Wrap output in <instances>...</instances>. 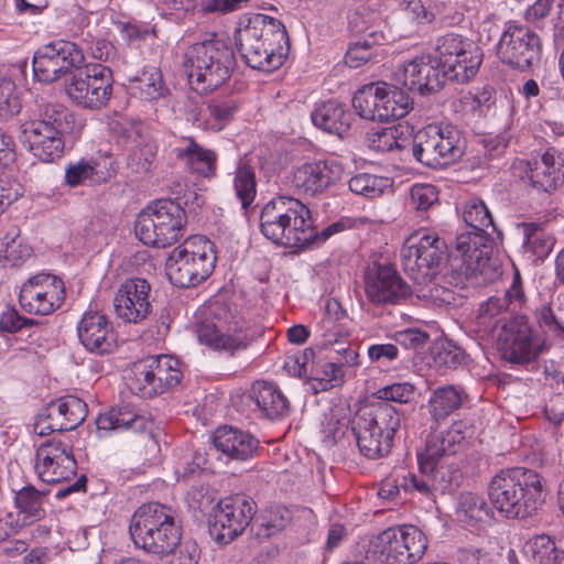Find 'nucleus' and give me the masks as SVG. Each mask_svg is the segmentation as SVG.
<instances>
[{
    "instance_id": "f257e3e1",
    "label": "nucleus",
    "mask_w": 564,
    "mask_h": 564,
    "mask_svg": "<svg viewBox=\"0 0 564 564\" xmlns=\"http://www.w3.org/2000/svg\"><path fill=\"white\" fill-rule=\"evenodd\" d=\"M463 218L470 231L456 237V257L462 260L460 270L477 283L492 281L501 274L500 265L492 259V240L486 231L488 227L496 231L492 216L486 204L478 198L466 202Z\"/></svg>"
},
{
    "instance_id": "f03ea898",
    "label": "nucleus",
    "mask_w": 564,
    "mask_h": 564,
    "mask_svg": "<svg viewBox=\"0 0 564 564\" xmlns=\"http://www.w3.org/2000/svg\"><path fill=\"white\" fill-rule=\"evenodd\" d=\"M236 41L246 64L264 72L279 68L290 47L284 24L265 14H256L248 24L240 28Z\"/></svg>"
},
{
    "instance_id": "7ed1b4c3",
    "label": "nucleus",
    "mask_w": 564,
    "mask_h": 564,
    "mask_svg": "<svg viewBox=\"0 0 564 564\" xmlns=\"http://www.w3.org/2000/svg\"><path fill=\"white\" fill-rule=\"evenodd\" d=\"M488 496L494 508L506 518L532 517L544 502L542 478L523 467L505 469L490 480Z\"/></svg>"
},
{
    "instance_id": "20e7f679",
    "label": "nucleus",
    "mask_w": 564,
    "mask_h": 564,
    "mask_svg": "<svg viewBox=\"0 0 564 564\" xmlns=\"http://www.w3.org/2000/svg\"><path fill=\"white\" fill-rule=\"evenodd\" d=\"M260 230L273 243L289 248H305L317 237L308 207L289 196H278L263 206Z\"/></svg>"
},
{
    "instance_id": "39448f33",
    "label": "nucleus",
    "mask_w": 564,
    "mask_h": 564,
    "mask_svg": "<svg viewBox=\"0 0 564 564\" xmlns=\"http://www.w3.org/2000/svg\"><path fill=\"white\" fill-rule=\"evenodd\" d=\"M237 66L232 46L216 34L191 45L184 59L189 85L199 94L224 85Z\"/></svg>"
},
{
    "instance_id": "423d86ee",
    "label": "nucleus",
    "mask_w": 564,
    "mask_h": 564,
    "mask_svg": "<svg viewBox=\"0 0 564 564\" xmlns=\"http://www.w3.org/2000/svg\"><path fill=\"white\" fill-rule=\"evenodd\" d=\"M350 423L360 454L378 459L390 453L401 426V413L390 403L378 402L360 408Z\"/></svg>"
},
{
    "instance_id": "0eeeda50",
    "label": "nucleus",
    "mask_w": 564,
    "mask_h": 564,
    "mask_svg": "<svg viewBox=\"0 0 564 564\" xmlns=\"http://www.w3.org/2000/svg\"><path fill=\"white\" fill-rule=\"evenodd\" d=\"M72 112L61 104L40 106L36 118L24 121L20 129L23 142L43 162H53L64 152V134L73 128Z\"/></svg>"
},
{
    "instance_id": "6e6552de",
    "label": "nucleus",
    "mask_w": 564,
    "mask_h": 564,
    "mask_svg": "<svg viewBox=\"0 0 564 564\" xmlns=\"http://www.w3.org/2000/svg\"><path fill=\"white\" fill-rule=\"evenodd\" d=\"M129 532L137 547L155 555L170 554L182 539L172 509L159 502L141 505L131 518Z\"/></svg>"
},
{
    "instance_id": "1a4fd4ad",
    "label": "nucleus",
    "mask_w": 564,
    "mask_h": 564,
    "mask_svg": "<svg viewBox=\"0 0 564 564\" xmlns=\"http://www.w3.org/2000/svg\"><path fill=\"white\" fill-rule=\"evenodd\" d=\"M216 259L212 241L204 236H192L169 256L166 274L178 288L195 286L213 273Z\"/></svg>"
},
{
    "instance_id": "9d476101",
    "label": "nucleus",
    "mask_w": 564,
    "mask_h": 564,
    "mask_svg": "<svg viewBox=\"0 0 564 564\" xmlns=\"http://www.w3.org/2000/svg\"><path fill=\"white\" fill-rule=\"evenodd\" d=\"M426 535L415 525L389 527L369 539L367 557L379 564H414L426 550Z\"/></svg>"
},
{
    "instance_id": "9b49d317",
    "label": "nucleus",
    "mask_w": 564,
    "mask_h": 564,
    "mask_svg": "<svg viewBox=\"0 0 564 564\" xmlns=\"http://www.w3.org/2000/svg\"><path fill=\"white\" fill-rule=\"evenodd\" d=\"M186 223V213L178 203L159 199L138 215L134 230L144 245L165 248L183 236Z\"/></svg>"
},
{
    "instance_id": "f8f14e48",
    "label": "nucleus",
    "mask_w": 564,
    "mask_h": 564,
    "mask_svg": "<svg viewBox=\"0 0 564 564\" xmlns=\"http://www.w3.org/2000/svg\"><path fill=\"white\" fill-rule=\"evenodd\" d=\"M446 251L445 240L436 232L420 230L411 235L401 248L403 270L417 284H427L438 274Z\"/></svg>"
},
{
    "instance_id": "ddd939ff",
    "label": "nucleus",
    "mask_w": 564,
    "mask_h": 564,
    "mask_svg": "<svg viewBox=\"0 0 564 564\" xmlns=\"http://www.w3.org/2000/svg\"><path fill=\"white\" fill-rule=\"evenodd\" d=\"M465 140L452 126H429L413 138L412 153L425 166L437 169L454 163L464 154Z\"/></svg>"
},
{
    "instance_id": "4468645a",
    "label": "nucleus",
    "mask_w": 564,
    "mask_h": 564,
    "mask_svg": "<svg viewBox=\"0 0 564 564\" xmlns=\"http://www.w3.org/2000/svg\"><path fill=\"white\" fill-rule=\"evenodd\" d=\"M435 58L448 79L465 83L476 76L482 63V51L471 40L447 33L435 42Z\"/></svg>"
},
{
    "instance_id": "2eb2a0df",
    "label": "nucleus",
    "mask_w": 564,
    "mask_h": 564,
    "mask_svg": "<svg viewBox=\"0 0 564 564\" xmlns=\"http://www.w3.org/2000/svg\"><path fill=\"white\" fill-rule=\"evenodd\" d=\"M541 54V39L534 30L517 21L506 23L497 44V56L502 64L527 72L539 64Z\"/></svg>"
},
{
    "instance_id": "dca6fc26",
    "label": "nucleus",
    "mask_w": 564,
    "mask_h": 564,
    "mask_svg": "<svg viewBox=\"0 0 564 564\" xmlns=\"http://www.w3.org/2000/svg\"><path fill=\"white\" fill-rule=\"evenodd\" d=\"M130 389L142 398H152L176 387L182 379L180 361L169 355L149 356L133 364Z\"/></svg>"
},
{
    "instance_id": "f3484780",
    "label": "nucleus",
    "mask_w": 564,
    "mask_h": 564,
    "mask_svg": "<svg viewBox=\"0 0 564 564\" xmlns=\"http://www.w3.org/2000/svg\"><path fill=\"white\" fill-rule=\"evenodd\" d=\"M112 70L99 63L83 64L69 78L66 94L77 105L100 109L112 94Z\"/></svg>"
},
{
    "instance_id": "a211bd4d",
    "label": "nucleus",
    "mask_w": 564,
    "mask_h": 564,
    "mask_svg": "<svg viewBox=\"0 0 564 564\" xmlns=\"http://www.w3.org/2000/svg\"><path fill=\"white\" fill-rule=\"evenodd\" d=\"M85 63L83 50L74 42L57 40L40 46L33 56V75L40 83L51 84L74 74Z\"/></svg>"
},
{
    "instance_id": "6ab92c4d",
    "label": "nucleus",
    "mask_w": 564,
    "mask_h": 564,
    "mask_svg": "<svg viewBox=\"0 0 564 564\" xmlns=\"http://www.w3.org/2000/svg\"><path fill=\"white\" fill-rule=\"evenodd\" d=\"M257 512L254 501L243 495L221 499L208 519L212 538L220 544H228L250 524Z\"/></svg>"
},
{
    "instance_id": "aec40b11",
    "label": "nucleus",
    "mask_w": 564,
    "mask_h": 564,
    "mask_svg": "<svg viewBox=\"0 0 564 564\" xmlns=\"http://www.w3.org/2000/svg\"><path fill=\"white\" fill-rule=\"evenodd\" d=\"M497 346L505 360L512 364H529L543 350V343L534 335L524 316H517L503 324Z\"/></svg>"
},
{
    "instance_id": "412c9836",
    "label": "nucleus",
    "mask_w": 564,
    "mask_h": 564,
    "mask_svg": "<svg viewBox=\"0 0 564 564\" xmlns=\"http://www.w3.org/2000/svg\"><path fill=\"white\" fill-rule=\"evenodd\" d=\"M65 295L62 279L50 273H39L22 284L19 303L26 313L44 316L59 308Z\"/></svg>"
},
{
    "instance_id": "4be33fe9",
    "label": "nucleus",
    "mask_w": 564,
    "mask_h": 564,
    "mask_svg": "<svg viewBox=\"0 0 564 564\" xmlns=\"http://www.w3.org/2000/svg\"><path fill=\"white\" fill-rule=\"evenodd\" d=\"M34 468L44 482L68 480L77 469L73 447L56 438L45 441L36 449Z\"/></svg>"
},
{
    "instance_id": "5701e85b",
    "label": "nucleus",
    "mask_w": 564,
    "mask_h": 564,
    "mask_svg": "<svg viewBox=\"0 0 564 564\" xmlns=\"http://www.w3.org/2000/svg\"><path fill=\"white\" fill-rule=\"evenodd\" d=\"M88 413L87 404L77 397L66 395L52 401L36 417L34 431L41 436L75 430Z\"/></svg>"
},
{
    "instance_id": "b1692460",
    "label": "nucleus",
    "mask_w": 564,
    "mask_h": 564,
    "mask_svg": "<svg viewBox=\"0 0 564 564\" xmlns=\"http://www.w3.org/2000/svg\"><path fill=\"white\" fill-rule=\"evenodd\" d=\"M151 284L142 278H130L120 284L113 297L118 318L138 324L152 313Z\"/></svg>"
},
{
    "instance_id": "393cba45",
    "label": "nucleus",
    "mask_w": 564,
    "mask_h": 564,
    "mask_svg": "<svg viewBox=\"0 0 564 564\" xmlns=\"http://www.w3.org/2000/svg\"><path fill=\"white\" fill-rule=\"evenodd\" d=\"M394 78L410 91L426 96L438 91L447 76L430 55H422L402 64Z\"/></svg>"
},
{
    "instance_id": "a878e982",
    "label": "nucleus",
    "mask_w": 564,
    "mask_h": 564,
    "mask_svg": "<svg viewBox=\"0 0 564 564\" xmlns=\"http://www.w3.org/2000/svg\"><path fill=\"white\" fill-rule=\"evenodd\" d=\"M365 291L373 304H397L411 295L410 286L390 265L373 263L365 272Z\"/></svg>"
},
{
    "instance_id": "bb28decb",
    "label": "nucleus",
    "mask_w": 564,
    "mask_h": 564,
    "mask_svg": "<svg viewBox=\"0 0 564 564\" xmlns=\"http://www.w3.org/2000/svg\"><path fill=\"white\" fill-rule=\"evenodd\" d=\"M196 334L202 345L229 357L248 349L254 340V335L249 328L229 325L225 329L210 322L199 323Z\"/></svg>"
},
{
    "instance_id": "cd10ccee",
    "label": "nucleus",
    "mask_w": 564,
    "mask_h": 564,
    "mask_svg": "<svg viewBox=\"0 0 564 564\" xmlns=\"http://www.w3.org/2000/svg\"><path fill=\"white\" fill-rule=\"evenodd\" d=\"M524 302V293L521 285L519 272L513 275L512 284L502 293L490 296L486 302L481 303L475 318L477 330L484 335L491 334L498 323L499 316L508 310L514 311L520 308Z\"/></svg>"
},
{
    "instance_id": "c85d7f7f",
    "label": "nucleus",
    "mask_w": 564,
    "mask_h": 564,
    "mask_svg": "<svg viewBox=\"0 0 564 564\" xmlns=\"http://www.w3.org/2000/svg\"><path fill=\"white\" fill-rule=\"evenodd\" d=\"M78 338L90 352L109 354L116 346V333L108 316L100 311L85 312L77 326Z\"/></svg>"
},
{
    "instance_id": "c756f323",
    "label": "nucleus",
    "mask_w": 564,
    "mask_h": 564,
    "mask_svg": "<svg viewBox=\"0 0 564 564\" xmlns=\"http://www.w3.org/2000/svg\"><path fill=\"white\" fill-rule=\"evenodd\" d=\"M513 170L520 171L521 178L529 180L533 187L544 192L555 191L564 182L563 167L551 151L529 161L518 160Z\"/></svg>"
},
{
    "instance_id": "7c9ffc66",
    "label": "nucleus",
    "mask_w": 564,
    "mask_h": 564,
    "mask_svg": "<svg viewBox=\"0 0 564 564\" xmlns=\"http://www.w3.org/2000/svg\"><path fill=\"white\" fill-rule=\"evenodd\" d=\"M339 177V166L327 161L307 162L293 172V187L302 194L314 196L323 193Z\"/></svg>"
},
{
    "instance_id": "2f4dec72",
    "label": "nucleus",
    "mask_w": 564,
    "mask_h": 564,
    "mask_svg": "<svg viewBox=\"0 0 564 564\" xmlns=\"http://www.w3.org/2000/svg\"><path fill=\"white\" fill-rule=\"evenodd\" d=\"M117 173L115 160L110 155L96 159H82L70 163L65 171V182L72 187L78 185H98L110 181Z\"/></svg>"
},
{
    "instance_id": "473e14b6",
    "label": "nucleus",
    "mask_w": 564,
    "mask_h": 564,
    "mask_svg": "<svg viewBox=\"0 0 564 564\" xmlns=\"http://www.w3.org/2000/svg\"><path fill=\"white\" fill-rule=\"evenodd\" d=\"M466 424L462 421L454 422L445 432L432 433L426 440L424 453L425 468L431 470V464L436 463L438 466L445 467V460L456 452L466 438Z\"/></svg>"
},
{
    "instance_id": "72a5a7b5",
    "label": "nucleus",
    "mask_w": 564,
    "mask_h": 564,
    "mask_svg": "<svg viewBox=\"0 0 564 564\" xmlns=\"http://www.w3.org/2000/svg\"><path fill=\"white\" fill-rule=\"evenodd\" d=\"M213 441L217 451L237 460L251 458L259 446L258 440L252 435L229 426L218 427Z\"/></svg>"
},
{
    "instance_id": "f704fd0d",
    "label": "nucleus",
    "mask_w": 564,
    "mask_h": 564,
    "mask_svg": "<svg viewBox=\"0 0 564 564\" xmlns=\"http://www.w3.org/2000/svg\"><path fill=\"white\" fill-rule=\"evenodd\" d=\"M249 397L270 420L282 419L290 412L289 399L273 382L256 381L251 386Z\"/></svg>"
},
{
    "instance_id": "c9c22d12",
    "label": "nucleus",
    "mask_w": 564,
    "mask_h": 564,
    "mask_svg": "<svg viewBox=\"0 0 564 564\" xmlns=\"http://www.w3.org/2000/svg\"><path fill=\"white\" fill-rule=\"evenodd\" d=\"M315 127L343 137L349 129L351 113L345 106L336 100H328L318 105L311 113Z\"/></svg>"
},
{
    "instance_id": "e433bc0d",
    "label": "nucleus",
    "mask_w": 564,
    "mask_h": 564,
    "mask_svg": "<svg viewBox=\"0 0 564 564\" xmlns=\"http://www.w3.org/2000/svg\"><path fill=\"white\" fill-rule=\"evenodd\" d=\"M184 140L187 144L174 150L176 158L183 161L192 173L204 177L214 176L217 162L216 152L203 148L193 137L184 138Z\"/></svg>"
},
{
    "instance_id": "4c0bfd02",
    "label": "nucleus",
    "mask_w": 564,
    "mask_h": 564,
    "mask_svg": "<svg viewBox=\"0 0 564 564\" xmlns=\"http://www.w3.org/2000/svg\"><path fill=\"white\" fill-rule=\"evenodd\" d=\"M97 432L100 437L107 435L108 432L134 431L141 432L147 427V420L131 409L123 406L111 409L109 412L100 414L96 420Z\"/></svg>"
},
{
    "instance_id": "58836bf2",
    "label": "nucleus",
    "mask_w": 564,
    "mask_h": 564,
    "mask_svg": "<svg viewBox=\"0 0 564 564\" xmlns=\"http://www.w3.org/2000/svg\"><path fill=\"white\" fill-rule=\"evenodd\" d=\"M467 398L459 386L446 384L434 389L427 401L429 412L434 422H441L457 411Z\"/></svg>"
},
{
    "instance_id": "ea45409f",
    "label": "nucleus",
    "mask_w": 564,
    "mask_h": 564,
    "mask_svg": "<svg viewBox=\"0 0 564 564\" xmlns=\"http://www.w3.org/2000/svg\"><path fill=\"white\" fill-rule=\"evenodd\" d=\"M386 83L377 82L359 88L352 97V107L366 120L381 122Z\"/></svg>"
},
{
    "instance_id": "a19ab883",
    "label": "nucleus",
    "mask_w": 564,
    "mask_h": 564,
    "mask_svg": "<svg viewBox=\"0 0 564 564\" xmlns=\"http://www.w3.org/2000/svg\"><path fill=\"white\" fill-rule=\"evenodd\" d=\"M420 474L409 473L403 477L402 486L404 490H415L422 495L429 496L434 489L447 488L449 480L445 479L444 466H438L436 463L431 464L432 468L429 470L422 464L424 463V453L417 456Z\"/></svg>"
},
{
    "instance_id": "79ce46f5",
    "label": "nucleus",
    "mask_w": 564,
    "mask_h": 564,
    "mask_svg": "<svg viewBox=\"0 0 564 564\" xmlns=\"http://www.w3.org/2000/svg\"><path fill=\"white\" fill-rule=\"evenodd\" d=\"M44 496L34 487L28 486L15 494L14 502L18 509L15 518L22 527L40 521L45 516L43 508Z\"/></svg>"
},
{
    "instance_id": "37998d69",
    "label": "nucleus",
    "mask_w": 564,
    "mask_h": 564,
    "mask_svg": "<svg viewBox=\"0 0 564 564\" xmlns=\"http://www.w3.org/2000/svg\"><path fill=\"white\" fill-rule=\"evenodd\" d=\"M523 550L535 564H556L564 558V551L558 549L555 541L546 534L530 539Z\"/></svg>"
},
{
    "instance_id": "c03bdc74",
    "label": "nucleus",
    "mask_w": 564,
    "mask_h": 564,
    "mask_svg": "<svg viewBox=\"0 0 564 564\" xmlns=\"http://www.w3.org/2000/svg\"><path fill=\"white\" fill-rule=\"evenodd\" d=\"M384 104L381 122L401 119L413 109V100L402 89L386 83Z\"/></svg>"
},
{
    "instance_id": "a18cd8bd",
    "label": "nucleus",
    "mask_w": 564,
    "mask_h": 564,
    "mask_svg": "<svg viewBox=\"0 0 564 564\" xmlns=\"http://www.w3.org/2000/svg\"><path fill=\"white\" fill-rule=\"evenodd\" d=\"M522 228L524 252L539 260L546 258L554 247V239L538 224H523Z\"/></svg>"
},
{
    "instance_id": "49530a36",
    "label": "nucleus",
    "mask_w": 564,
    "mask_h": 564,
    "mask_svg": "<svg viewBox=\"0 0 564 564\" xmlns=\"http://www.w3.org/2000/svg\"><path fill=\"white\" fill-rule=\"evenodd\" d=\"M289 512L281 507L265 510L260 521L256 522L251 530L259 541H264L283 531L289 523Z\"/></svg>"
},
{
    "instance_id": "de8ad7c7",
    "label": "nucleus",
    "mask_w": 564,
    "mask_h": 564,
    "mask_svg": "<svg viewBox=\"0 0 564 564\" xmlns=\"http://www.w3.org/2000/svg\"><path fill=\"white\" fill-rule=\"evenodd\" d=\"M32 249L24 245L20 238V229L12 225L0 239V256L11 265H18L21 261L29 258Z\"/></svg>"
},
{
    "instance_id": "09e8293b",
    "label": "nucleus",
    "mask_w": 564,
    "mask_h": 564,
    "mask_svg": "<svg viewBox=\"0 0 564 564\" xmlns=\"http://www.w3.org/2000/svg\"><path fill=\"white\" fill-rule=\"evenodd\" d=\"M389 186L390 180L388 177L370 173L356 174L348 182V187L354 194L366 198L381 196Z\"/></svg>"
},
{
    "instance_id": "8fccbe9b",
    "label": "nucleus",
    "mask_w": 564,
    "mask_h": 564,
    "mask_svg": "<svg viewBox=\"0 0 564 564\" xmlns=\"http://www.w3.org/2000/svg\"><path fill=\"white\" fill-rule=\"evenodd\" d=\"M234 187L242 208L247 209L253 203L257 195L256 174L251 166L241 164L237 167Z\"/></svg>"
},
{
    "instance_id": "3c124183",
    "label": "nucleus",
    "mask_w": 564,
    "mask_h": 564,
    "mask_svg": "<svg viewBox=\"0 0 564 564\" xmlns=\"http://www.w3.org/2000/svg\"><path fill=\"white\" fill-rule=\"evenodd\" d=\"M134 82L141 98L147 100L159 99L166 91L161 70L155 67L144 69L134 78Z\"/></svg>"
},
{
    "instance_id": "603ef678",
    "label": "nucleus",
    "mask_w": 564,
    "mask_h": 564,
    "mask_svg": "<svg viewBox=\"0 0 564 564\" xmlns=\"http://www.w3.org/2000/svg\"><path fill=\"white\" fill-rule=\"evenodd\" d=\"M399 130L395 127L371 129L366 133V141L371 150L388 152L402 149L398 140Z\"/></svg>"
},
{
    "instance_id": "864d4df0",
    "label": "nucleus",
    "mask_w": 564,
    "mask_h": 564,
    "mask_svg": "<svg viewBox=\"0 0 564 564\" xmlns=\"http://www.w3.org/2000/svg\"><path fill=\"white\" fill-rule=\"evenodd\" d=\"M458 512L470 521H484L490 516V510L485 499L474 492H464L460 495Z\"/></svg>"
},
{
    "instance_id": "5fc2aeb1",
    "label": "nucleus",
    "mask_w": 564,
    "mask_h": 564,
    "mask_svg": "<svg viewBox=\"0 0 564 564\" xmlns=\"http://www.w3.org/2000/svg\"><path fill=\"white\" fill-rule=\"evenodd\" d=\"M438 204V191L432 184H414L410 189L409 205L416 213H425Z\"/></svg>"
},
{
    "instance_id": "6e6d98bb",
    "label": "nucleus",
    "mask_w": 564,
    "mask_h": 564,
    "mask_svg": "<svg viewBox=\"0 0 564 564\" xmlns=\"http://www.w3.org/2000/svg\"><path fill=\"white\" fill-rule=\"evenodd\" d=\"M378 36L375 33L369 34V39L358 40L351 43L345 55V63L351 68H358L370 61L373 56V45Z\"/></svg>"
},
{
    "instance_id": "4d7b16f0",
    "label": "nucleus",
    "mask_w": 564,
    "mask_h": 564,
    "mask_svg": "<svg viewBox=\"0 0 564 564\" xmlns=\"http://www.w3.org/2000/svg\"><path fill=\"white\" fill-rule=\"evenodd\" d=\"M433 359L437 367L454 369L463 364L465 352L452 340H445L435 346Z\"/></svg>"
},
{
    "instance_id": "13d9d810",
    "label": "nucleus",
    "mask_w": 564,
    "mask_h": 564,
    "mask_svg": "<svg viewBox=\"0 0 564 564\" xmlns=\"http://www.w3.org/2000/svg\"><path fill=\"white\" fill-rule=\"evenodd\" d=\"M238 104L232 99L214 100L208 104L209 119L213 120L212 128L221 130L238 110Z\"/></svg>"
},
{
    "instance_id": "bf43d9fd",
    "label": "nucleus",
    "mask_w": 564,
    "mask_h": 564,
    "mask_svg": "<svg viewBox=\"0 0 564 564\" xmlns=\"http://www.w3.org/2000/svg\"><path fill=\"white\" fill-rule=\"evenodd\" d=\"M345 373L336 359L323 366V376L312 379V388L317 391H326L343 382Z\"/></svg>"
},
{
    "instance_id": "052dcab7",
    "label": "nucleus",
    "mask_w": 564,
    "mask_h": 564,
    "mask_svg": "<svg viewBox=\"0 0 564 564\" xmlns=\"http://www.w3.org/2000/svg\"><path fill=\"white\" fill-rule=\"evenodd\" d=\"M21 105L11 79H0V118H9L20 111Z\"/></svg>"
},
{
    "instance_id": "680f3d73",
    "label": "nucleus",
    "mask_w": 564,
    "mask_h": 564,
    "mask_svg": "<svg viewBox=\"0 0 564 564\" xmlns=\"http://www.w3.org/2000/svg\"><path fill=\"white\" fill-rule=\"evenodd\" d=\"M166 564H197L200 557V550L195 541H180L172 552Z\"/></svg>"
},
{
    "instance_id": "e2e57ef3",
    "label": "nucleus",
    "mask_w": 564,
    "mask_h": 564,
    "mask_svg": "<svg viewBox=\"0 0 564 564\" xmlns=\"http://www.w3.org/2000/svg\"><path fill=\"white\" fill-rule=\"evenodd\" d=\"M414 386L409 382L393 383L378 390V398L381 402L393 401L398 403H408L414 397Z\"/></svg>"
},
{
    "instance_id": "0e129e2a",
    "label": "nucleus",
    "mask_w": 564,
    "mask_h": 564,
    "mask_svg": "<svg viewBox=\"0 0 564 564\" xmlns=\"http://www.w3.org/2000/svg\"><path fill=\"white\" fill-rule=\"evenodd\" d=\"M346 316L347 312L338 300L334 297L326 300L323 324L327 329H332L336 322L344 319Z\"/></svg>"
},
{
    "instance_id": "69168bd1",
    "label": "nucleus",
    "mask_w": 564,
    "mask_h": 564,
    "mask_svg": "<svg viewBox=\"0 0 564 564\" xmlns=\"http://www.w3.org/2000/svg\"><path fill=\"white\" fill-rule=\"evenodd\" d=\"M403 10L420 24L431 23L435 19V14L429 11L421 0H409Z\"/></svg>"
},
{
    "instance_id": "338daca9",
    "label": "nucleus",
    "mask_w": 564,
    "mask_h": 564,
    "mask_svg": "<svg viewBox=\"0 0 564 564\" xmlns=\"http://www.w3.org/2000/svg\"><path fill=\"white\" fill-rule=\"evenodd\" d=\"M397 340L406 348L419 349L426 344L429 335L420 329L411 328L399 333Z\"/></svg>"
},
{
    "instance_id": "774afa93",
    "label": "nucleus",
    "mask_w": 564,
    "mask_h": 564,
    "mask_svg": "<svg viewBox=\"0 0 564 564\" xmlns=\"http://www.w3.org/2000/svg\"><path fill=\"white\" fill-rule=\"evenodd\" d=\"M89 54L95 59L110 62L116 57V48L111 42L105 39H97L91 42Z\"/></svg>"
}]
</instances>
